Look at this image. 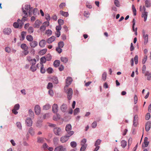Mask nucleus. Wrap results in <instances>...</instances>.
Segmentation results:
<instances>
[{
	"instance_id": "11",
	"label": "nucleus",
	"mask_w": 151,
	"mask_h": 151,
	"mask_svg": "<svg viewBox=\"0 0 151 151\" xmlns=\"http://www.w3.org/2000/svg\"><path fill=\"white\" fill-rule=\"evenodd\" d=\"M26 123L28 126H31L32 124L31 119L29 118H27L26 120Z\"/></svg>"
},
{
	"instance_id": "24",
	"label": "nucleus",
	"mask_w": 151,
	"mask_h": 151,
	"mask_svg": "<svg viewBox=\"0 0 151 151\" xmlns=\"http://www.w3.org/2000/svg\"><path fill=\"white\" fill-rule=\"evenodd\" d=\"M65 130L67 132H69L72 129V126L70 124H68L65 127Z\"/></svg>"
},
{
	"instance_id": "10",
	"label": "nucleus",
	"mask_w": 151,
	"mask_h": 151,
	"mask_svg": "<svg viewBox=\"0 0 151 151\" xmlns=\"http://www.w3.org/2000/svg\"><path fill=\"white\" fill-rule=\"evenodd\" d=\"M73 81L72 78L70 77H68L67 78L66 80V85L65 86L68 87L70 85Z\"/></svg>"
},
{
	"instance_id": "40",
	"label": "nucleus",
	"mask_w": 151,
	"mask_h": 151,
	"mask_svg": "<svg viewBox=\"0 0 151 151\" xmlns=\"http://www.w3.org/2000/svg\"><path fill=\"white\" fill-rule=\"evenodd\" d=\"M101 140L100 139H98L95 143V146H98L100 143H101Z\"/></svg>"
},
{
	"instance_id": "35",
	"label": "nucleus",
	"mask_w": 151,
	"mask_h": 151,
	"mask_svg": "<svg viewBox=\"0 0 151 151\" xmlns=\"http://www.w3.org/2000/svg\"><path fill=\"white\" fill-rule=\"evenodd\" d=\"M50 107V106L49 104H47L43 107V109L44 110L49 109Z\"/></svg>"
},
{
	"instance_id": "41",
	"label": "nucleus",
	"mask_w": 151,
	"mask_h": 151,
	"mask_svg": "<svg viewBox=\"0 0 151 151\" xmlns=\"http://www.w3.org/2000/svg\"><path fill=\"white\" fill-rule=\"evenodd\" d=\"M45 58L47 60L50 61L52 57L50 54H48L47 55Z\"/></svg>"
},
{
	"instance_id": "53",
	"label": "nucleus",
	"mask_w": 151,
	"mask_h": 151,
	"mask_svg": "<svg viewBox=\"0 0 151 151\" xmlns=\"http://www.w3.org/2000/svg\"><path fill=\"white\" fill-rule=\"evenodd\" d=\"M16 125L17 127L20 129H21L22 126L21 123L19 122H17L16 123Z\"/></svg>"
},
{
	"instance_id": "43",
	"label": "nucleus",
	"mask_w": 151,
	"mask_h": 151,
	"mask_svg": "<svg viewBox=\"0 0 151 151\" xmlns=\"http://www.w3.org/2000/svg\"><path fill=\"white\" fill-rule=\"evenodd\" d=\"M58 47L63 48L64 45V43L63 42H60L58 43Z\"/></svg>"
},
{
	"instance_id": "44",
	"label": "nucleus",
	"mask_w": 151,
	"mask_h": 151,
	"mask_svg": "<svg viewBox=\"0 0 151 151\" xmlns=\"http://www.w3.org/2000/svg\"><path fill=\"white\" fill-rule=\"evenodd\" d=\"M147 59V56L146 55H144L143 58V59L142 61V64H144L145 63Z\"/></svg>"
},
{
	"instance_id": "57",
	"label": "nucleus",
	"mask_w": 151,
	"mask_h": 151,
	"mask_svg": "<svg viewBox=\"0 0 151 151\" xmlns=\"http://www.w3.org/2000/svg\"><path fill=\"white\" fill-rule=\"evenodd\" d=\"M58 22L59 25L61 26L64 24V21L62 19H59L58 20Z\"/></svg>"
},
{
	"instance_id": "32",
	"label": "nucleus",
	"mask_w": 151,
	"mask_h": 151,
	"mask_svg": "<svg viewBox=\"0 0 151 151\" xmlns=\"http://www.w3.org/2000/svg\"><path fill=\"white\" fill-rule=\"evenodd\" d=\"M61 61L64 63H66L68 61V59L66 57H61L60 58Z\"/></svg>"
},
{
	"instance_id": "6",
	"label": "nucleus",
	"mask_w": 151,
	"mask_h": 151,
	"mask_svg": "<svg viewBox=\"0 0 151 151\" xmlns=\"http://www.w3.org/2000/svg\"><path fill=\"white\" fill-rule=\"evenodd\" d=\"M19 108V104H17L14 106V108L12 110V112L15 114H17L18 112L17 110Z\"/></svg>"
},
{
	"instance_id": "60",
	"label": "nucleus",
	"mask_w": 151,
	"mask_h": 151,
	"mask_svg": "<svg viewBox=\"0 0 151 151\" xmlns=\"http://www.w3.org/2000/svg\"><path fill=\"white\" fill-rule=\"evenodd\" d=\"M134 103L135 104H137L138 100L137 97L136 95H135L134 96Z\"/></svg>"
},
{
	"instance_id": "61",
	"label": "nucleus",
	"mask_w": 151,
	"mask_h": 151,
	"mask_svg": "<svg viewBox=\"0 0 151 151\" xmlns=\"http://www.w3.org/2000/svg\"><path fill=\"white\" fill-rule=\"evenodd\" d=\"M53 87V85L52 83H49L47 86V88L48 89H50L52 88Z\"/></svg>"
},
{
	"instance_id": "16",
	"label": "nucleus",
	"mask_w": 151,
	"mask_h": 151,
	"mask_svg": "<svg viewBox=\"0 0 151 151\" xmlns=\"http://www.w3.org/2000/svg\"><path fill=\"white\" fill-rule=\"evenodd\" d=\"M12 32L11 29L9 28H5L3 30V32L5 35H9Z\"/></svg>"
},
{
	"instance_id": "58",
	"label": "nucleus",
	"mask_w": 151,
	"mask_h": 151,
	"mask_svg": "<svg viewBox=\"0 0 151 151\" xmlns=\"http://www.w3.org/2000/svg\"><path fill=\"white\" fill-rule=\"evenodd\" d=\"M53 69L50 67L48 68L47 69V72L49 73H51L52 72Z\"/></svg>"
},
{
	"instance_id": "13",
	"label": "nucleus",
	"mask_w": 151,
	"mask_h": 151,
	"mask_svg": "<svg viewBox=\"0 0 151 151\" xmlns=\"http://www.w3.org/2000/svg\"><path fill=\"white\" fill-rule=\"evenodd\" d=\"M149 143V142L148 141V138L147 137H145L144 139V144L142 145V147L143 149L145 147H147Z\"/></svg>"
},
{
	"instance_id": "21",
	"label": "nucleus",
	"mask_w": 151,
	"mask_h": 151,
	"mask_svg": "<svg viewBox=\"0 0 151 151\" xmlns=\"http://www.w3.org/2000/svg\"><path fill=\"white\" fill-rule=\"evenodd\" d=\"M55 36H52L48 39L47 42L49 44L51 43L55 40Z\"/></svg>"
},
{
	"instance_id": "51",
	"label": "nucleus",
	"mask_w": 151,
	"mask_h": 151,
	"mask_svg": "<svg viewBox=\"0 0 151 151\" xmlns=\"http://www.w3.org/2000/svg\"><path fill=\"white\" fill-rule=\"evenodd\" d=\"M65 6V3H62L59 5V7L60 9H63L64 8Z\"/></svg>"
},
{
	"instance_id": "17",
	"label": "nucleus",
	"mask_w": 151,
	"mask_h": 151,
	"mask_svg": "<svg viewBox=\"0 0 151 151\" xmlns=\"http://www.w3.org/2000/svg\"><path fill=\"white\" fill-rule=\"evenodd\" d=\"M69 138L65 135L62 137L60 139V141L62 143H64L67 141Z\"/></svg>"
},
{
	"instance_id": "52",
	"label": "nucleus",
	"mask_w": 151,
	"mask_h": 151,
	"mask_svg": "<svg viewBox=\"0 0 151 151\" xmlns=\"http://www.w3.org/2000/svg\"><path fill=\"white\" fill-rule=\"evenodd\" d=\"M29 133L32 135L34 134V133L33 129L32 128H30L29 130Z\"/></svg>"
},
{
	"instance_id": "45",
	"label": "nucleus",
	"mask_w": 151,
	"mask_h": 151,
	"mask_svg": "<svg viewBox=\"0 0 151 151\" xmlns=\"http://www.w3.org/2000/svg\"><path fill=\"white\" fill-rule=\"evenodd\" d=\"M77 145V144L75 142L73 141L72 142L70 143V146L74 148L76 147Z\"/></svg>"
},
{
	"instance_id": "55",
	"label": "nucleus",
	"mask_w": 151,
	"mask_h": 151,
	"mask_svg": "<svg viewBox=\"0 0 151 151\" xmlns=\"http://www.w3.org/2000/svg\"><path fill=\"white\" fill-rule=\"evenodd\" d=\"M30 69L32 71L34 72L36 70L37 68L35 66L32 65L30 67Z\"/></svg>"
},
{
	"instance_id": "12",
	"label": "nucleus",
	"mask_w": 151,
	"mask_h": 151,
	"mask_svg": "<svg viewBox=\"0 0 151 151\" xmlns=\"http://www.w3.org/2000/svg\"><path fill=\"white\" fill-rule=\"evenodd\" d=\"M41 24V22L39 20H36L34 25V27L36 28H38L40 27V25Z\"/></svg>"
},
{
	"instance_id": "34",
	"label": "nucleus",
	"mask_w": 151,
	"mask_h": 151,
	"mask_svg": "<svg viewBox=\"0 0 151 151\" xmlns=\"http://www.w3.org/2000/svg\"><path fill=\"white\" fill-rule=\"evenodd\" d=\"M107 74L106 72H104L102 75V79L103 81H105L106 78Z\"/></svg>"
},
{
	"instance_id": "38",
	"label": "nucleus",
	"mask_w": 151,
	"mask_h": 151,
	"mask_svg": "<svg viewBox=\"0 0 151 151\" xmlns=\"http://www.w3.org/2000/svg\"><path fill=\"white\" fill-rule=\"evenodd\" d=\"M28 31L29 34L32 33L33 32L34 29L33 27H29L28 29Z\"/></svg>"
},
{
	"instance_id": "50",
	"label": "nucleus",
	"mask_w": 151,
	"mask_h": 151,
	"mask_svg": "<svg viewBox=\"0 0 151 151\" xmlns=\"http://www.w3.org/2000/svg\"><path fill=\"white\" fill-rule=\"evenodd\" d=\"M132 10L133 12L134 15L135 16L136 15V10L134 7V5H132Z\"/></svg>"
},
{
	"instance_id": "39",
	"label": "nucleus",
	"mask_w": 151,
	"mask_h": 151,
	"mask_svg": "<svg viewBox=\"0 0 151 151\" xmlns=\"http://www.w3.org/2000/svg\"><path fill=\"white\" fill-rule=\"evenodd\" d=\"M48 147V146L46 143H44L42 146V148L45 150H47Z\"/></svg>"
},
{
	"instance_id": "54",
	"label": "nucleus",
	"mask_w": 151,
	"mask_h": 151,
	"mask_svg": "<svg viewBox=\"0 0 151 151\" xmlns=\"http://www.w3.org/2000/svg\"><path fill=\"white\" fill-rule=\"evenodd\" d=\"M29 116L31 117H34V114L33 112L31 109L29 110Z\"/></svg>"
},
{
	"instance_id": "47",
	"label": "nucleus",
	"mask_w": 151,
	"mask_h": 151,
	"mask_svg": "<svg viewBox=\"0 0 151 151\" xmlns=\"http://www.w3.org/2000/svg\"><path fill=\"white\" fill-rule=\"evenodd\" d=\"M86 139H83L81 142V145H87L86 144Z\"/></svg>"
},
{
	"instance_id": "33",
	"label": "nucleus",
	"mask_w": 151,
	"mask_h": 151,
	"mask_svg": "<svg viewBox=\"0 0 151 151\" xmlns=\"http://www.w3.org/2000/svg\"><path fill=\"white\" fill-rule=\"evenodd\" d=\"M145 76H147V79L148 80L151 79V74L149 73L148 72H146L145 74Z\"/></svg>"
},
{
	"instance_id": "14",
	"label": "nucleus",
	"mask_w": 151,
	"mask_h": 151,
	"mask_svg": "<svg viewBox=\"0 0 151 151\" xmlns=\"http://www.w3.org/2000/svg\"><path fill=\"white\" fill-rule=\"evenodd\" d=\"M58 110V105L54 104L52 106V111L54 113H57Z\"/></svg>"
},
{
	"instance_id": "25",
	"label": "nucleus",
	"mask_w": 151,
	"mask_h": 151,
	"mask_svg": "<svg viewBox=\"0 0 151 151\" xmlns=\"http://www.w3.org/2000/svg\"><path fill=\"white\" fill-rule=\"evenodd\" d=\"M60 14L64 17H67L69 15L68 12H64L63 11H60Z\"/></svg>"
},
{
	"instance_id": "37",
	"label": "nucleus",
	"mask_w": 151,
	"mask_h": 151,
	"mask_svg": "<svg viewBox=\"0 0 151 151\" xmlns=\"http://www.w3.org/2000/svg\"><path fill=\"white\" fill-rule=\"evenodd\" d=\"M47 51V49H44L40 51L39 53L40 54L42 55H44Z\"/></svg>"
},
{
	"instance_id": "4",
	"label": "nucleus",
	"mask_w": 151,
	"mask_h": 151,
	"mask_svg": "<svg viewBox=\"0 0 151 151\" xmlns=\"http://www.w3.org/2000/svg\"><path fill=\"white\" fill-rule=\"evenodd\" d=\"M53 131L54 134L60 136L62 134L61 129L59 127H55Z\"/></svg>"
},
{
	"instance_id": "30",
	"label": "nucleus",
	"mask_w": 151,
	"mask_h": 151,
	"mask_svg": "<svg viewBox=\"0 0 151 151\" xmlns=\"http://www.w3.org/2000/svg\"><path fill=\"white\" fill-rule=\"evenodd\" d=\"M44 142V138L42 137H38L37 138V142L40 143H42Z\"/></svg>"
},
{
	"instance_id": "49",
	"label": "nucleus",
	"mask_w": 151,
	"mask_h": 151,
	"mask_svg": "<svg viewBox=\"0 0 151 151\" xmlns=\"http://www.w3.org/2000/svg\"><path fill=\"white\" fill-rule=\"evenodd\" d=\"M46 70L44 68V65H42V67L40 68V72L42 73H44L45 72Z\"/></svg>"
},
{
	"instance_id": "56",
	"label": "nucleus",
	"mask_w": 151,
	"mask_h": 151,
	"mask_svg": "<svg viewBox=\"0 0 151 151\" xmlns=\"http://www.w3.org/2000/svg\"><path fill=\"white\" fill-rule=\"evenodd\" d=\"M46 34L48 36L51 35L52 34V31L50 29H48L46 31Z\"/></svg>"
},
{
	"instance_id": "2",
	"label": "nucleus",
	"mask_w": 151,
	"mask_h": 151,
	"mask_svg": "<svg viewBox=\"0 0 151 151\" xmlns=\"http://www.w3.org/2000/svg\"><path fill=\"white\" fill-rule=\"evenodd\" d=\"M67 94V97L69 100H70L72 97L73 91L72 89L70 88L65 91Z\"/></svg>"
},
{
	"instance_id": "27",
	"label": "nucleus",
	"mask_w": 151,
	"mask_h": 151,
	"mask_svg": "<svg viewBox=\"0 0 151 151\" xmlns=\"http://www.w3.org/2000/svg\"><path fill=\"white\" fill-rule=\"evenodd\" d=\"M121 145L122 148H125L127 145V142L125 140H122L121 142Z\"/></svg>"
},
{
	"instance_id": "31",
	"label": "nucleus",
	"mask_w": 151,
	"mask_h": 151,
	"mask_svg": "<svg viewBox=\"0 0 151 151\" xmlns=\"http://www.w3.org/2000/svg\"><path fill=\"white\" fill-rule=\"evenodd\" d=\"M21 47L24 50H28V47L27 46L26 44H22L21 45Z\"/></svg>"
},
{
	"instance_id": "29",
	"label": "nucleus",
	"mask_w": 151,
	"mask_h": 151,
	"mask_svg": "<svg viewBox=\"0 0 151 151\" xmlns=\"http://www.w3.org/2000/svg\"><path fill=\"white\" fill-rule=\"evenodd\" d=\"M26 39L29 41L31 42L33 40V37L31 35H28L26 36Z\"/></svg>"
},
{
	"instance_id": "63",
	"label": "nucleus",
	"mask_w": 151,
	"mask_h": 151,
	"mask_svg": "<svg viewBox=\"0 0 151 151\" xmlns=\"http://www.w3.org/2000/svg\"><path fill=\"white\" fill-rule=\"evenodd\" d=\"M56 50V51L59 53H61L62 51V50L61 49V48L58 47H57Z\"/></svg>"
},
{
	"instance_id": "3",
	"label": "nucleus",
	"mask_w": 151,
	"mask_h": 151,
	"mask_svg": "<svg viewBox=\"0 0 151 151\" xmlns=\"http://www.w3.org/2000/svg\"><path fill=\"white\" fill-rule=\"evenodd\" d=\"M22 11L23 12V13L22 14L23 17L22 20H21V21H22V22L24 23V22L27 20L26 18L28 17V14L27 12L25 11L23 8H22Z\"/></svg>"
},
{
	"instance_id": "9",
	"label": "nucleus",
	"mask_w": 151,
	"mask_h": 151,
	"mask_svg": "<svg viewBox=\"0 0 151 151\" xmlns=\"http://www.w3.org/2000/svg\"><path fill=\"white\" fill-rule=\"evenodd\" d=\"M54 151H66V150L62 146L60 145L56 147Z\"/></svg>"
},
{
	"instance_id": "36",
	"label": "nucleus",
	"mask_w": 151,
	"mask_h": 151,
	"mask_svg": "<svg viewBox=\"0 0 151 151\" xmlns=\"http://www.w3.org/2000/svg\"><path fill=\"white\" fill-rule=\"evenodd\" d=\"M144 37V38L145 39V42L144 43L145 44H146L148 42V35L147 34H146L145 36H143Z\"/></svg>"
},
{
	"instance_id": "26",
	"label": "nucleus",
	"mask_w": 151,
	"mask_h": 151,
	"mask_svg": "<svg viewBox=\"0 0 151 151\" xmlns=\"http://www.w3.org/2000/svg\"><path fill=\"white\" fill-rule=\"evenodd\" d=\"M60 64V62L59 60H55L53 63V65L55 67H57L59 66Z\"/></svg>"
},
{
	"instance_id": "7",
	"label": "nucleus",
	"mask_w": 151,
	"mask_h": 151,
	"mask_svg": "<svg viewBox=\"0 0 151 151\" xmlns=\"http://www.w3.org/2000/svg\"><path fill=\"white\" fill-rule=\"evenodd\" d=\"M144 9V12H143L142 15V17H144V21L145 22L146 21L147 17V12H145V8L144 6L143 7Z\"/></svg>"
},
{
	"instance_id": "18",
	"label": "nucleus",
	"mask_w": 151,
	"mask_h": 151,
	"mask_svg": "<svg viewBox=\"0 0 151 151\" xmlns=\"http://www.w3.org/2000/svg\"><path fill=\"white\" fill-rule=\"evenodd\" d=\"M138 120V116L137 115H135L134 117L133 125L135 127L137 126Z\"/></svg>"
},
{
	"instance_id": "62",
	"label": "nucleus",
	"mask_w": 151,
	"mask_h": 151,
	"mask_svg": "<svg viewBox=\"0 0 151 151\" xmlns=\"http://www.w3.org/2000/svg\"><path fill=\"white\" fill-rule=\"evenodd\" d=\"M90 15V13L88 12L85 11L84 12V16L87 17H88Z\"/></svg>"
},
{
	"instance_id": "59",
	"label": "nucleus",
	"mask_w": 151,
	"mask_h": 151,
	"mask_svg": "<svg viewBox=\"0 0 151 151\" xmlns=\"http://www.w3.org/2000/svg\"><path fill=\"white\" fill-rule=\"evenodd\" d=\"M114 4L117 7H119L120 6L119 2L118 0H115Z\"/></svg>"
},
{
	"instance_id": "8",
	"label": "nucleus",
	"mask_w": 151,
	"mask_h": 151,
	"mask_svg": "<svg viewBox=\"0 0 151 151\" xmlns=\"http://www.w3.org/2000/svg\"><path fill=\"white\" fill-rule=\"evenodd\" d=\"M35 112L36 114L39 115L41 112V108L39 105H36L35 107Z\"/></svg>"
},
{
	"instance_id": "23",
	"label": "nucleus",
	"mask_w": 151,
	"mask_h": 151,
	"mask_svg": "<svg viewBox=\"0 0 151 151\" xmlns=\"http://www.w3.org/2000/svg\"><path fill=\"white\" fill-rule=\"evenodd\" d=\"M67 109V106L65 104H63L61 106V110L63 112H65Z\"/></svg>"
},
{
	"instance_id": "5",
	"label": "nucleus",
	"mask_w": 151,
	"mask_h": 151,
	"mask_svg": "<svg viewBox=\"0 0 151 151\" xmlns=\"http://www.w3.org/2000/svg\"><path fill=\"white\" fill-rule=\"evenodd\" d=\"M32 8H31V6L30 5H26L25 6L24 9L27 12H29V15L30 16L31 15V14L32 12V11H31V9Z\"/></svg>"
},
{
	"instance_id": "1",
	"label": "nucleus",
	"mask_w": 151,
	"mask_h": 151,
	"mask_svg": "<svg viewBox=\"0 0 151 151\" xmlns=\"http://www.w3.org/2000/svg\"><path fill=\"white\" fill-rule=\"evenodd\" d=\"M17 22H14L13 24V26L15 28H19L21 29L23 24V23L22 21H21L20 19H18L17 20Z\"/></svg>"
},
{
	"instance_id": "15",
	"label": "nucleus",
	"mask_w": 151,
	"mask_h": 151,
	"mask_svg": "<svg viewBox=\"0 0 151 151\" xmlns=\"http://www.w3.org/2000/svg\"><path fill=\"white\" fill-rule=\"evenodd\" d=\"M151 123L149 121H148L146 123V124H145V129L146 131L147 132L148 131L150 130V129L151 128Z\"/></svg>"
},
{
	"instance_id": "19",
	"label": "nucleus",
	"mask_w": 151,
	"mask_h": 151,
	"mask_svg": "<svg viewBox=\"0 0 151 151\" xmlns=\"http://www.w3.org/2000/svg\"><path fill=\"white\" fill-rule=\"evenodd\" d=\"M38 43L35 41H32L30 43V46L32 48H34L37 45Z\"/></svg>"
},
{
	"instance_id": "20",
	"label": "nucleus",
	"mask_w": 151,
	"mask_h": 151,
	"mask_svg": "<svg viewBox=\"0 0 151 151\" xmlns=\"http://www.w3.org/2000/svg\"><path fill=\"white\" fill-rule=\"evenodd\" d=\"M46 41L44 40H41L39 42V46L42 47H44L46 45Z\"/></svg>"
},
{
	"instance_id": "64",
	"label": "nucleus",
	"mask_w": 151,
	"mask_h": 151,
	"mask_svg": "<svg viewBox=\"0 0 151 151\" xmlns=\"http://www.w3.org/2000/svg\"><path fill=\"white\" fill-rule=\"evenodd\" d=\"M82 147L80 148V151H84L85 150L87 145H82Z\"/></svg>"
},
{
	"instance_id": "48",
	"label": "nucleus",
	"mask_w": 151,
	"mask_h": 151,
	"mask_svg": "<svg viewBox=\"0 0 151 151\" xmlns=\"http://www.w3.org/2000/svg\"><path fill=\"white\" fill-rule=\"evenodd\" d=\"M26 32H22L21 33V36L22 40H23L24 38V37L26 35Z\"/></svg>"
},
{
	"instance_id": "46",
	"label": "nucleus",
	"mask_w": 151,
	"mask_h": 151,
	"mask_svg": "<svg viewBox=\"0 0 151 151\" xmlns=\"http://www.w3.org/2000/svg\"><path fill=\"white\" fill-rule=\"evenodd\" d=\"M46 59L45 57H43L40 59L41 63H45L46 61Z\"/></svg>"
},
{
	"instance_id": "22",
	"label": "nucleus",
	"mask_w": 151,
	"mask_h": 151,
	"mask_svg": "<svg viewBox=\"0 0 151 151\" xmlns=\"http://www.w3.org/2000/svg\"><path fill=\"white\" fill-rule=\"evenodd\" d=\"M51 81L55 84H57L58 83V78L55 76H53L51 79Z\"/></svg>"
},
{
	"instance_id": "28",
	"label": "nucleus",
	"mask_w": 151,
	"mask_h": 151,
	"mask_svg": "<svg viewBox=\"0 0 151 151\" xmlns=\"http://www.w3.org/2000/svg\"><path fill=\"white\" fill-rule=\"evenodd\" d=\"M74 134V132L73 131H69L67 132L66 135L69 138Z\"/></svg>"
},
{
	"instance_id": "42",
	"label": "nucleus",
	"mask_w": 151,
	"mask_h": 151,
	"mask_svg": "<svg viewBox=\"0 0 151 151\" xmlns=\"http://www.w3.org/2000/svg\"><path fill=\"white\" fill-rule=\"evenodd\" d=\"M46 27V26L43 24V25L40 27V30L42 32H43L45 30Z\"/></svg>"
}]
</instances>
